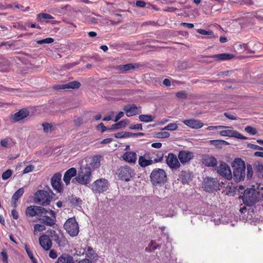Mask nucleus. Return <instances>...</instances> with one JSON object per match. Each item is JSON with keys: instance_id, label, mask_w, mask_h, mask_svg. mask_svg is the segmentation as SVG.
Segmentation results:
<instances>
[{"instance_id": "1", "label": "nucleus", "mask_w": 263, "mask_h": 263, "mask_svg": "<svg viewBox=\"0 0 263 263\" xmlns=\"http://www.w3.org/2000/svg\"><path fill=\"white\" fill-rule=\"evenodd\" d=\"M234 168L233 176L235 181L239 182L245 177L246 165L245 162L240 158L234 160L232 165Z\"/></svg>"}, {"instance_id": "2", "label": "nucleus", "mask_w": 263, "mask_h": 263, "mask_svg": "<svg viewBox=\"0 0 263 263\" xmlns=\"http://www.w3.org/2000/svg\"><path fill=\"white\" fill-rule=\"evenodd\" d=\"M150 179L154 185H162L164 184L167 181V175L163 169L155 168L151 173Z\"/></svg>"}, {"instance_id": "3", "label": "nucleus", "mask_w": 263, "mask_h": 263, "mask_svg": "<svg viewBox=\"0 0 263 263\" xmlns=\"http://www.w3.org/2000/svg\"><path fill=\"white\" fill-rule=\"evenodd\" d=\"M47 190H39L34 194V201L36 203L45 206L49 204L51 200L52 191L48 187Z\"/></svg>"}, {"instance_id": "4", "label": "nucleus", "mask_w": 263, "mask_h": 263, "mask_svg": "<svg viewBox=\"0 0 263 263\" xmlns=\"http://www.w3.org/2000/svg\"><path fill=\"white\" fill-rule=\"evenodd\" d=\"M92 170L90 167L86 165L85 167H81L75 179L80 184L87 185L91 181Z\"/></svg>"}, {"instance_id": "5", "label": "nucleus", "mask_w": 263, "mask_h": 263, "mask_svg": "<svg viewBox=\"0 0 263 263\" xmlns=\"http://www.w3.org/2000/svg\"><path fill=\"white\" fill-rule=\"evenodd\" d=\"M64 228L71 236H77L79 232V228L74 217L68 219L64 224Z\"/></svg>"}, {"instance_id": "6", "label": "nucleus", "mask_w": 263, "mask_h": 263, "mask_svg": "<svg viewBox=\"0 0 263 263\" xmlns=\"http://www.w3.org/2000/svg\"><path fill=\"white\" fill-rule=\"evenodd\" d=\"M43 213H41L39 220L48 226H53L55 223V214L51 210H47L44 208Z\"/></svg>"}, {"instance_id": "7", "label": "nucleus", "mask_w": 263, "mask_h": 263, "mask_svg": "<svg viewBox=\"0 0 263 263\" xmlns=\"http://www.w3.org/2000/svg\"><path fill=\"white\" fill-rule=\"evenodd\" d=\"M134 175V170L127 165L122 166L118 169V176L122 180L129 181Z\"/></svg>"}, {"instance_id": "8", "label": "nucleus", "mask_w": 263, "mask_h": 263, "mask_svg": "<svg viewBox=\"0 0 263 263\" xmlns=\"http://www.w3.org/2000/svg\"><path fill=\"white\" fill-rule=\"evenodd\" d=\"M109 182L104 178L96 180L91 185V190L94 193H101L108 189Z\"/></svg>"}, {"instance_id": "9", "label": "nucleus", "mask_w": 263, "mask_h": 263, "mask_svg": "<svg viewBox=\"0 0 263 263\" xmlns=\"http://www.w3.org/2000/svg\"><path fill=\"white\" fill-rule=\"evenodd\" d=\"M219 181L216 178H208L203 183L204 190L209 193L219 190Z\"/></svg>"}, {"instance_id": "10", "label": "nucleus", "mask_w": 263, "mask_h": 263, "mask_svg": "<svg viewBox=\"0 0 263 263\" xmlns=\"http://www.w3.org/2000/svg\"><path fill=\"white\" fill-rule=\"evenodd\" d=\"M217 172L220 176L230 180L232 178L231 171L229 166L224 162L221 161L217 167Z\"/></svg>"}, {"instance_id": "11", "label": "nucleus", "mask_w": 263, "mask_h": 263, "mask_svg": "<svg viewBox=\"0 0 263 263\" xmlns=\"http://www.w3.org/2000/svg\"><path fill=\"white\" fill-rule=\"evenodd\" d=\"M147 158L152 160L153 164L159 162H161L163 160L164 154L160 150H151L145 152Z\"/></svg>"}, {"instance_id": "12", "label": "nucleus", "mask_w": 263, "mask_h": 263, "mask_svg": "<svg viewBox=\"0 0 263 263\" xmlns=\"http://www.w3.org/2000/svg\"><path fill=\"white\" fill-rule=\"evenodd\" d=\"M62 175L60 173H57L53 175L51 179V183L53 189L58 193L63 192V187L61 182Z\"/></svg>"}, {"instance_id": "13", "label": "nucleus", "mask_w": 263, "mask_h": 263, "mask_svg": "<svg viewBox=\"0 0 263 263\" xmlns=\"http://www.w3.org/2000/svg\"><path fill=\"white\" fill-rule=\"evenodd\" d=\"M229 127V128H226L227 129L221 130L219 134L221 136L234 137L241 140H247L248 139L247 137L243 136L237 131L232 129V127Z\"/></svg>"}, {"instance_id": "14", "label": "nucleus", "mask_w": 263, "mask_h": 263, "mask_svg": "<svg viewBox=\"0 0 263 263\" xmlns=\"http://www.w3.org/2000/svg\"><path fill=\"white\" fill-rule=\"evenodd\" d=\"M44 208L36 206L30 205L27 206L25 211V214L27 217H33L37 216L39 217L41 213H43Z\"/></svg>"}, {"instance_id": "15", "label": "nucleus", "mask_w": 263, "mask_h": 263, "mask_svg": "<svg viewBox=\"0 0 263 263\" xmlns=\"http://www.w3.org/2000/svg\"><path fill=\"white\" fill-rule=\"evenodd\" d=\"M166 163L172 169L177 170L180 167V163L178 160V157L173 153H169L167 157Z\"/></svg>"}, {"instance_id": "16", "label": "nucleus", "mask_w": 263, "mask_h": 263, "mask_svg": "<svg viewBox=\"0 0 263 263\" xmlns=\"http://www.w3.org/2000/svg\"><path fill=\"white\" fill-rule=\"evenodd\" d=\"M141 107H137L136 104H132L126 105L123 107V110L127 117H130L141 112Z\"/></svg>"}, {"instance_id": "17", "label": "nucleus", "mask_w": 263, "mask_h": 263, "mask_svg": "<svg viewBox=\"0 0 263 263\" xmlns=\"http://www.w3.org/2000/svg\"><path fill=\"white\" fill-rule=\"evenodd\" d=\"M39 243L42 248L45 251L49 250L52 246V241L48 235L43 234L39 238Z\"/></svg>"}, {"instance_id": "18", "label": "nucleus", "mask_w": 263, "mask_h": 263, "mask_svg": "<svg viewBox=\"0 0 263 263\" xmlns=\"http://www.w3.org/2000/svg\"><path fill=\"white\" fill-rule=\"evenodd\" d=\"M178 157L180 162L182 164H184L189 162L193 158L194 154L192 152L182 150L179 152Z\"/></svg>"}, {"instance_id": "19", "label": "nucleus", "mask_w": 263, "mask_h": 263, "mask_svg": "<svg viewBox=\"0 0 263 263\" xmlns=\"http://www.w3.org/2000/svg\"><path fill=\"white\" fill-rule=\"evenodd\" d=\"M242 201L245 204L248 206H251L255 203L257 201V199L253 195V193L250 192H247L246 191L242 196Z\"/></svg>"}, {"instance_id": "20", "label": "nucleus", "mask_w": 263, "mask_h": 263, "mask_svg": "<svg viewBox=\"0 0 263 263\" xmlns=\"http://www.w3.org/2000/svg\"><path fill=\"white\" fill-rule=\"evenodd\" d=\"M183 123L186 126L194 129H199L202 127L203 123L199 120L188 119L183 121Z\"/></svg>"}, {"instance_id": "21", "label": "nucleus", "mask_w": 263, "mask_h": 263, "mask_svg": "<svg viewBox=\"0 0 263 263\" xmlns=\"http://www.w3.org/2000/svg\"><path fill=\"white\" fill-rule=\"evenodd\" d=\"M29 116V111L27 109H21L13 115L11 120L13 122L19 121Z\"/></svg>"}, {"instance_id": "22", "label": "nucleus", "mask_w": 263, "mask_h": 263, "mask_svg": "<svg viewBox=\"0 0 263 263\" xmlns=\"http://www.w3.org/2000/svg\"><path fill=\"white\" fill-rule=\"evenodd\" d=\"M123 159L129 163L135 164L137 159L136 152L129 151L125 152L122 156Z\"/></svg>"}, {"instance_id": "23", "label": "nucleus", "mask_w": 263, "mask_h": 263, "mask_svg": "<svg viewBox=\"0 0 263 263\" xmlns=\"http://www.w3.org/2000/svg\"><path fill=\"white\" fill-rule=\"evenodd\" d=\"M24 193V189L23 187H21L13 194L11 198V205L13 208H16L18 199L23 196Z\"/></svg>"}, {"instance_id": "24", "label": "nucleus", "mask_w": 263, "mask_h": 263, "mask_svg": "<svg viewBox=\"0 0 263 263\" xmlns=\"http://www.w3.org/2000/svg\"><path fill=\"white\" fill-rule=\"evenodd\" d=\"M81 84L78 81H72L63 85H55L53 88L55 89H76L79 88Z\"/></svg>"}, {"instance_id": "25", "label": "nucleus", "mask_w": 263, "mask_h": 263, "mask_svg": "<svg viewBox=\"0 0 263 263\" xmlns=\"http://www.w3.org/2000/svg\"><path fill=\"white\" fill-rule=\"evenodd\" d=\"M77 170L74 167H71L68 169L64 174L63 180L66 185L70 183L71 179L76 176Z\"/></svg>"}, {"instance_id": "26", "label": "nucleus", "mask_w": 263, "mask_h": 263, "mask_svg": "<svg viewBox=\"0 0 263 263\" xmlns=\"http://www.w3.org/2000/svg\"><path fill=\"white\" fill-rule=\"evenodd\" d=\"M138 163L140 167L144 168L153 164V161L147 158V155L145 153L143 156H140L138 159Z\"/></svg>"}, {"instance_id": "27", "label": "nucleus", "mask_w": 263, "mask_h": 263, "mask_svg": "<svg viewBox=\"0 0 263 263\" xmlns=\"http://www.w3.org/2000/svg\"><path fill=\"white\" fill-rule=\"evenodd\" d=\"M55 263H75L73 257L68 254H62Z\"/></svg>"}, {"instance_id": "28", "label": "nucleus", "mask_w": 263, "mask_h": 263, "mask_svg": "<svg viewBox=\"0 0 263 263\" xmlns=\"http://www.w3.org/2000/svg\"><path fill=\"white\" fill-rule=\"evenodd\" d=\"M203 163L209 167H214L217 165V159L212 156H206L203 159Z\"/></svg>"}, {"instance_id": "29", "label": "nucleus", "mask_w": 263, "mask_h": 263, "mask_svg": "<svg viewBox=\"0 0 263 263\" xmlns=\"http://www.w3.org/2000/svg\"><path fill=\"white\" fill-rule=\"evenodd\" d=\"M138 64L128 63L125 65H120L116 67V69L121 72L127 71L131 69H135L139 67Z\"/></svg>"}, {"instance_id": "30", "label": "nucleus", "mask_w": 263, "mask_h": 263, "mask_svg": "<svg viewBox=\"0 0 263 263\" xmlns=\"http://www.w3.org/2000/svg\"><path fill=\"white\" fill-rule=\"evenodd\" d=\"M234 55L232 53H220L212 55V58H214L216 61H227L233 59Z\"/></svg>"}, {"instance_id": "31", "label": "nucleus", "mask_w": 263, "mask_h": 263, "mask_svg": "<svg viewBox=\"0 0 263 263\" xmlns=\"http://www.w3.org/2000/svg\"><path fill=\"white\" fill-rule=\"evenodd\" d=\"M101 156L100 155H95L91 158L89 166L88 167H91L93 169L97 168L100 166Z\"/></svg>"}, {"instance_id": "32", "label": "nucleus", "mask_w": 263, "mask_h": 263, "mask_svg": "<svg viewBox=\"0 0 263 263\" xmlns=\"http://www.w3.org/2000/svg\"><path fill=\"white\" fill-rule=\"evenodd\" d=\"M128 120H122L120 122H118L113 125H112L109 128V130H112L115 129H118L121 128L125 127L128 123Z\"/></svg>"}, {"instance_id": "33", "label": "nucleus", "mask_w": 263, "mask_h": 263, "mask_svg": "<svg viewBox=\"0 0 263 263\" xmlns=\"http://www.w3.org/2000/svg\"><path fill=\"white\" fill-rule=\"evenodd\" d=\"M48 236L49 237L51 238L53 240L55 241L59 246L61 245V239L60 238L59 235L56 233V232L54 230H48Z\"/></svg>"}, {"instance_id": "34", "label": "nucleus", "mask_w": 263, "mask_h": 263, "mask_svg": "<svg viewBox=\"0 0 263 263\" xmlns=\"http://www.w3.org/2000/svg\"><path fill=\"white\" fill-rule=\"evenodd\" d=\"M161 245L156 243L155 240H151L148 246L145 248V251L151 252L160 248Z\"/></svg>"}, {"instance_id": "35", "label": "nucleus", "mask_w": 263, "mask_h": 263, "mask_svg": "<svg viewBox=\"0 0 263 263\" xmlns=\"http://www.w3.org/2000/svg\"><path fill=\"white\" fill-rule=\"evenodd\" d=\"M155 117L148 115H140L139 116V119L140 121L143 122H150L153 121Z\"/></svg>"}, {"instance_id": "36", "label": "nucleus", "mask_w": 263, "mask_h": 263, "mask_svg": "<svg viewBox=\"0 0 263 263\" xmlns=\"http://www.w3.org/2000/svg\"><path fill=\"white\" fill-rule=\"evenodd\" d=\"M46 227L43 224H35L34 225V235H37L40 232L45 230Z\"/></svg>"}, {"instance_id": "37", "label": "nucleus", "mask_w": 263, "mask_h": 263, "mask_svg": "<svg viewBox=\"0 0 263 263\" xmlns=\"http://www.w3.org/2000/svg\"><path fill=\"white\" fill-rule=\"evenodd\" d=\"M70 202L72 206H80L82 204V200L80 198L72 196L70 199Z\"/></svg>"}, {"instance_id": "38", "label": "nucleus", "mask_w": 263, "mask_h": 263, "mask_svg": "<svg viewBox=\"0 0 263 263\" xmlns=\"http://www.w3.org/2000/svg\"><path fill=\"white\" fill-rule=\"evenodd\" d=\"M26 23H24L23 22H19L18 23H13V27L21 30H26Z\"/></svg>"}, {"instance_id": "39", "label": "nucleus", "mask_w": 263, "mask_h": 263, "mask_svg": "<svg viewBox=\"0 0 263 263\" xmlns=\"http://www.w3.org/2000/svg\"><path fill=\"white\" fill-rule=\"evenodd\" d=\"M52 18H53V17L51 15L48 13H39L37 16V19L40 21H42V20Z\"/></svg>"}, {"instance_id": "40", "label": "nucleus", "mask_w": 263, "mask_h": 263, "mask_svg": "<svg viewBox=\"0 0 263 263\" xmlns=\"http://www.w3.org/2000/svg\"><path fill=\"white\" fill-rule=\"evenodd\" d=\"M42 126L43 127V129L44 132L45 133H49L51 132V131L53 130L54 129V127L53 126L49 123H44L42 124Z\"/></svg>"}, {"instance_id": "41", "label": "nucleus", "mask_w": 263, "mask_h": 263, "mask_svg": "<svg viewBox=\"0 0 263 263\" xmlns=\"http://www.w3.org/2000/svg\"><path fill=\"white\" fill-rule=\"evenodd\" d=\"M3 46H7L8 47H7V49H8V48H10L12 50L17 49V48L15 47L14 42H3L0 44V47Z\"/></svg>"}, {"instance_id": "42", "label": "nucleus", "mask_w": 263, "mask_h": 263, "mask_svg": "<svg viewBox=\"0 0 263 263\" xmlns=\"http://www.w3.org/2000/svg\"><path fill=\"white\" fill-rule=\"evenodd\" d=\"M178 125L176 123H170L166 126L164 128H162V130H167L171 131L176 130L178 129Z\"/></svg>"}, {"instance_id": "43", "label": "nucleus", "mask_w": 263, "mask_h": 263, "mask_svg": "<svg viewBox=\"0 0 263 263\" xmlns=\"http://www.w3.org/2000/svg\"><path fill=\"white\" fill-rule=\"evenodd\" d=\"M54 39L51 37H47L43 40H38L36 41L37 44H50L53 42Z\"/></svg>"}, {"instance_id": "44", "label": "nucleus", "mask_w": 263, "mask_h": 263, "mask_svg": "<svg viewBox=\"0 0 263 263\" xmlns=\"http://www.w3.org/2000/svg\"><path fill=\"white\" fill-rule=\"evenodd\" d=\"M12 171L11 170H7L4 172L2 175L3 180H6L9 179L12 175Z\"/></svg>"}, {"instance_id": "45", "label": "nucleus", "mask_w": 263, "mask_h": 263, "mask_svg": "<svg viewBox=\"0 0 263 263\" xmlns=\"http://www.w3.org/2000/svg\"><path fill=\"white\" fill-rule=\"evenodd\" d=\"M197 32L202 35H213L214 34V32L212 30L206 31L204 29H198L197 30Z\"/></svg>"}, {"instance_id": "46", "label": "nucleus", "mask_w": 263, "mask_h": 263, "mask_svg": "<svg viewBox=\"0 0 263 263\" xmlns=\"http://www.w3.org/2000/svg\"><path fill=\"white\" fill-rule=\"evenodd\" d=\"M247 178L249 179L252 177L253 174V167L251 164L247 165Z\"/></svg>"}, {"instance_id": "47", "label": "nucleus", "mask_w": 263, "mask_h": 263, "mask_svg": "<svg viewBox=\"0 0 263 263\" xmlns=\"http://www.w3.org/2000/svg\"><path fill=\"white\" fill-rule=\"evenodd\" d=\"M0 35L4 36L8 34L9 30L5 26L0 25Z\"/></svg>"}, {"instance_id": "48", "label": "nucleus", "mask_w": 263, "mask_h": 263, "mask_svg": "<svg viewBox=\"0 0 263 263\" xmlns=\"http://www.w3.org/2000/svg\"><path fill=\"white\" fill-rule=\"evenodd\" d=\"M170 134L167 132H161L157 134V137L159 138H166L169 137Z\"/></svg>"}, {"instance_id": "49", "label": "nucleus", "mask_w": 263, "mask_h": 263, "mask_svg": "<svg viewBox=\"0 0 263 263\" xmlns=\"http://www.w3.org/2000/svg\"><path fill=\"white\" fill-rule=\"evenodd\" d=\"M245 130L246 132L252 135H255L257 133L256 129L250 126H248L246 127Z\"/></svg>"}, {"instance_id": "50", "label": "nucleus", "mask_w": 263, "mask_h": 263, "mask_svg": "<svg viewBox=\"0 0 263 263\" xmlns=\"http://www.w3.org/2000/svg\"><path fill=\"white\" fill-rule=\"evenodd\" d=\"M211 144H214L215 145H217L219 144L222 145V144H227L228 143L222 140H211L210 141Z\"/></svg>"}, {"instance_id": "51", "label": "nucleus", "mask_w": 263, "mask_h": 263, "mask_svg": "<svg viewBox=\"0 0 263 263\" xmlns=\"http://www.w3.org/2000/svg\"><path fill=\"white\" fill-rule=\"evenodd\" d=\"M256 173L258 177H263V165H258L256 168Z\"/></svg>"}, {"instance_id": "52", "label": "nucleus", "mask_w": 263, "mask_h": 263, "mask_svg": "<svg viewBox=\"0 0 263 263\" xmlns=\"http://www.w3.org/2000/svg\"><path fill=\"white\" fill-rule=\"evenodd\" d=\"M223 128H229V126H223V125H218V126H208L206 129V130H216L222 129Z\"/></svg>"}, {"instance_id": "53", "label": "nucleus", "mask_w": 263, "mask_h": 263, "mask_svg": "<svg viewBox=\"0 0 263 263\" xmlns=\"http://www.w3.org/2000/svg\"><path fill=\"white\" fill-rule=\"evenodd\" d=\"M176 96L180 99H186L187 98V93L185 91H179L176 93Z\"/></svg>"}, {"instance_id": "54", "label": "nucleus", "mask_w": 263, "mask_h": 263, "mask_svg": "<svg viewBox=\"0 0 263 263\" xmlns=\"http://www.w3.org/2000/svg\"><path fill=\"white\" fill-rule=\"evenodd\" d=\"M12 139L10 138L3 139L1 141V144L3 147H7L8 146L9 142Z\"/></svg>"}, {"instance_id": "55", "label": "nucleus", "mask_w": 263, "mask_h": 263, "mask_svg": "<svg viewBox=\"0 0 263 263\" xmlns=\"http://www.w3.org/2000/svg\"><path fill=\"white\" fill-rule=\"evenodd\" d=\"M115 137L117 138H123L127 137V132H121L115 134Z\"/></svg>"}, {"instance_id": "56", "label": "nucleus", "mask_w": 263, "mask_h": 263, "mask_svg": "<svg viewBox=\"0 0 263 263\" xmlns=\"http://www.w3.org/2000/svg\"><path fill=\"white\" fill-rule=\"evenodd\" d=\"M144 135V134L143 133H130V132H127V137L143 136Z\"/></svg>"}, {"instance_id": "57", "label": "nucleus", "mask_w": 263, "mask_h": 263, "mask_svg": "<svg viewBox=\"0 0 263 263\" xmlns=\"http://www.w3.org/2000/svg\"><path fill=\"white\" fill-rule=\"evenodd\" d=\"M248 146L250 148L255 149V150H260V151H263V147L259 146L257 145L249 143Z\"/></svg>"}, {"instance_id": "58", "label": "nucleus", "mask_w": 263, "mask_h": 263, "mask_svg": "<svg viewBox=\"0 0 263 263\" xmlns=\"http://www.w3.org/2000/svg\"><path fill=\"white\" fill-rule=\"evenodd\" d=\"M129 128L130 129H138L142 130L143 129L142 128V125L140 123H137L136 124L132 125Z\"/></svg>"}, {"instance_id": "59", "label": "nucleus", "mask_w": 263, "mask_h": 263, "mask_svg": "<svg viewBox=\"0 0 263 263\" xmlns=\"http://www.w3.org/2000/svg\"><path fill=\"white\" fill-rule=\"evenodd\" d=\"M11 215L13 218L15 220H17L18 218V213L16 210V208H13V209L11 211Z\"/></svg>"}, {"instance_id": "60", "label": "nucleus", "mask_w": 263, "mask_h": 263, "mask_svg": "<svg viewBox=\"0 0 263 263\" xmlns=\"http://www.w3.org/2000/svg\"><path fill=\"white\" fill-rule=\"evenodd\" d=\"M34 166L32 165H29L27 166L25 168L24 170L23 173V174H27L29 172H31L33 171L34 169Z\"/></svg>"}, {"instance_id": "61", "label": "nucleus", "mask_w": 263, "mask_h": 263, "mask_svg": "<svg viewBox=\"0 0 263 263\" xmlns=\"http://www.w3.org/2000/svg\"><path fill=\"white\" fill-rule=\"evenodd\" d=\"M224 116L230 120H237V118L234 115H233V114H232L229 112H224Z\"/></svg>"}, {"instance_id": "62", "label": "nucleus", "mask_w": 263, "mask_h": 263, "mask_svg": "<svg viewBox=\"0 0 263 263\" xmlns=\"http://www.w3.org/2000/svg\"><path fill=\"white\" fill-rule=\"evenodd\" d=\"M100 128L101 129V133H104L106 130H109V128H107L105 127L103 123H100L96 127L97 129H99Z\"/></svg>"}, {"instance_id": "63", "label": "nucleus", "mask_w": 263, "mask_h": 263, "mask_svg": "<svg viewBox=\"0 0 263 263\" xmlns=\"http://www.w3.org/2000/svg\"><path fill=\"white\" fill-rule=\"evenodd\" d=\"M49 256L52 259L57 258L58 256L57 251L54 250H51L49 253Z\"/></svg>"}, {"instance_id": "64", "label": "nucleus", "mask_w": 263, "mask_h": 263, "mask_svg": "<svg viewBox=\"0 0 263 263\" xmlns=\"http://www.w3.org/2000/svg\"><path fill=\"white\" fill-rule=\"evenodd\" d=\"M25 249L29 258L32 259L34 257L33 255L27 245H25Z\"/></svg>"}]
</instances>
